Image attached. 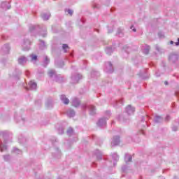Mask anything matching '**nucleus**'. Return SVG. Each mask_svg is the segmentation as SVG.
Returning a JSON list of instances; mask_svg holds the SVG:
<instances>
[{"instance_id":"obj_1","label":"nucleus","mask_w":179,"mask_h":179,"mask_svg":"<svg viewBox=\"0 0 179 179\" xmlns=\"http://www.w3.org/2000/svg\"><path fill=\"white\" fill-rule=\"evenodd\" d=\"M30 45H31V42L29 39L24 40L22 44V49L24 51H29L30 50Z\"/></svg>"},{"instance_id":"obj_2","label":"nucleus","mask_w":179,"mask_h":179,"mask_svg":"<svg viewBox=\"0 0 179 179\" xmlns=\"http://www.w3.org/2000/svg\"><path fill=\"white\" fill-rule=\"evenodd\" d=\"M106 68L105 69V72L108 73H113L114 72V69L113 68V64L110 62H108L106 63Z\"/></svg>"},{"instance_id":"obj_3","label":"nucleus","mask_w":179,"mask_h":179,"mask_svg":"<svg viewBox=\"0 0 179 179\" xmlns=\"http://www.w3.org/2000/svg\"><path fill=\"white\" fill-rule=\"evenodd\" d=\"M27 90H36L37 89V83L34 81H30L28 84V87L25 88Z\"/></svg>"},{"instance_id":"obj_4","label":"nucleus","mask_w":179,"mask_h":179,"mask_svg":"<svg viewBox=\"0 0 179 179\" xmlns=\"http://www.w3.org/2000/svg\"><path fill=\"white\" fill-rule=\"evenodd\" d=\"M117 145H120V136H118L113 137L111 142V146H117Z\"/></svg>"},{"instance_id":"obj_5","label":"nucleus","mask_w":179,"mask_h":179,"mask_svg":"<svg viewBox=\"0 0 179 179\" xmlns=\"http://www.w3.org/2000/svg\"><path fill=\"white\" fill-rule=\"evenodd\" d=\"M71 79L73 80V83H78V82L82 79V75L77 74L76 76H72Z\"/></svg>"},{"instance_id":"obj_6","label":"nucleus","mask_w":179,"mask_h":179,"mask_svg":"<svg viewBox=\"0 0 179 179\" xmlns=\"http://www.w3.org/2000/svg\"><path fill=\"white\" fill-rule=\"evenodd\" d=\"M126 112L127 113V114H129V115H132V114H134V113H135V108L131 107V105H129L126 108Z\"/></svg>"},{"instance_id":"obj_7","label":"nucleus","mask_w":179,"mask_h":179,"mask_svg":"<svg viewBox=\"0 0 179 179\" xmlns=\"http://www.w3.org/2000/svg\"><path fill=\"white\" fill-rule=\"evenodd\" d=\"M71 104L73 107H79L80 106V101L78 98H73Z\"/></svg>"},{"instance_id":"obj_8","label":"nucleus","mask_w":179,"mask_h":179,"mask_svg":"<svg viewBox=\"0 0 179 179\" xmlns=\"http://www.w3.org/2000/svg\"><path fill=\"white\" fill-rule=\"evenodd\" d=\"M26 62H27V58H26V57H24V56H21L18 59V64H20V65H24V64H26Z\"/></svg>"},{"instance_id":"obj_9","label":"nucleus","mask_w":179,"mask_h":179,"mask_svg":"<svg viewBox=\"0 0 179 179\" xmlns=\"http://www.w3.org/2000/svg\"><path fill=\"white\" fill-rule=\"evenodd\" d=\"M169 61H171V62H176V61H178V55L174 54L170 55Z\"/></svg>"},{"instance_id":"obj_10","label":"nucleus","mask_w":179,"mask_h":179,"mask_svg":"<svg viewBox=\"0 0 179 179\" xmlns=\"http://www.w3.org/2000/svg\"><path fill=\"white\" fill-rule=\"evenodd\" d=\"M150 50V45H145L142 46V51L145 55L149 54Z\"/></svg>"},{"instance_id":"obj_11","label":"nucleus","mask_w":179,"mask_h":179,"mask_svg":"<svg viewBox=\"0 0 179 179\" xmlns=\"http://www.w3.org/2000/svg\"><path fill=\"white\" fill-rule=\"evenodd\" d=\"M88 108L91 115H94V114H96V108L93 105L88 106Z\"/></svg>"},{"instance_id":"obj_12","label":"nucleus","mask_w":179,"mask_h":179,"mask_svg":"<svg viewBox=\"0 0 179 179\" xmlns=\"http://www.w3.org/2000/svg\"><path fill=\"white\" fill-rule=\"evenodd\" d=\"M2 50L6 54H9V51H10V47L8 44H6L3 46Z\"/></svg>"},{"instance_id":"obj_13","label":"nucleus","mask_w":179,"mask_h":179,"mask_svg":"<svg viewBox=\"0 0 179 179\" xmlns=\"http://www.w3.org/2000/svg\"><path fill=\"white\" fill-rule=\"evenodd\" d=\"M107 122H106V119L102 118L99 120L97 122L98 127H104Z\"/></svg>"},{"instance_id":"obj_14","label":"nucleus","mask_w":179,"mask_h":179,"mask_svg":"<svg viewBox=\"0 0 179 179\" xmlns=\"http://www.w3.org/2000/svg\"><path fill=\"white\" fill-rule=\"evenodd\" d=\"M60 99L64 104H69V99L65 95H61Z\"/></svg>"},{"instance_id":"obj_15","label":"nucleus","mask_w":179,"mask_h":179,"mask_svg":"<svg viewBox=\"0 0 179 179\" xmlns=\"http://www.w3.org/2000/svg\"><path fill=\"white\" fill-rule=\"evenodd\" d=\"M1 8L3 9H10V6H9V2L4 1L1 3Z\"/></svg>"},{"instance_id":"obj_16","label":"nucleus","mask_w":179,"mask_h":179,"mask_svg":"<svg viewBox=\"0 0 179 179\" xmlns=\"http://www.w3.org/2000/svg\"><path fill=\"white\" fill-rule=\"evenodd\" d=\"M154 121L155 122H162V121H163V117H161V116H159L157 115H156L155 117H154Z\"/></svg>"},{"instance_id":"obj_17","label":"nucleus","mask_w":179,"mask_h":179,"mask_svg":"<svg viewBox=\"0 0 179 179\" xmlns=\"http://www.w3.org/2000/svg\"><path fill=\"white\" fill-rule=\"evenodd\" d=\"M67 115H68V117H75V110H72V109L68 110Z\"/></svg>"},{"instance_id":"obj_18","label":"nucleus","mask_w":179,"mask_h":179,"mask_svg":"<svg viewBox=\"0 0 179 179\" xmlns=\"http://www.w3.org/2000/svg\"><path fill=\"white\" fill-rule=\"evenodd\" d=\"M50 16H51V14H50V13L41 14V17H42V19H43V20H48V19H50Z\"/></svg>"},{"instance_id":"obj_19","label":"nucleus","mask_w":179,"mask_h":179,"mask_svg":"<svg viewBox=\"0 0 179 179\" xmlns=\"http://www.w3.org/2000/svg\"><path fill=\"white\" fill-rule=\"evenodd\" d=\"M124 160H125L126 163H128L129 162H132V156H131L129 154H126L125 157H124Z\"/></svg>"},{"instance_id":"obj_20","label":"nucleus","mask_w":179,"mask_h":179,"mask_svg":"<svg viewBox=\"0 0 179 179\" xmlns=\"http://www.w3.org/2000/svg\"><path fill=\"white\" fill-rule=\"evenodd\" d=\"M117 36L119 37H124V29L119 28L117 29Z\"/></svg>"},{"instance_id":"obj_21","label":"nucleus","mask_w":179,"mask_h":179,"mask_svg":"<svg viewBox=\"0 0 179 179\" xmlns=\"http://www.w3.org/2000/svg\"><path fill=\"white\" fill-rule=\"evenodd\" d=\"M7 147L6 144H3V143H0V150L1 152H3L4 150H6Z\"/></svg>"},{"instance_id":"obj_22","label":"nucleus","mask_w":179,"mask_h":179,"mask_svg":"<svg viewBox=\"0 0 179 179\" xmlns=\"http://www.w3.org/2000/svg\"><path fill=\"white\" fill-rule=\"evenodd\" d=\"M29 57L31 58V62H36L37 61V55H31Z\"/></svg>"},{"instance_id":"obj_23","label":"nucleus","mask_w":179,"mask_h":179,"mask_svg":"<svg viewBox=\"0 0 179 179\" xmlns=\"http://www.w3.org/2000/svg\"><path fill=\"white\" fill-rule=\"evenodd\" d=\"M48 75H49L50 78H52V76H55V75H57V73H55V70H50L48 72Z\"/></svg>"},{"instance_id":"obj_24","label":"nucleus","mask_w":179,"mask_h":179,"mask_svg":"<svg viewBox=\"0 0 179 179\" xmlns=\"http://www.w3.org/2000/svg\"><path fill=\"white\" fill-rule=\"evenodd\" d=\"M43 62H44L45 65H48V64H50V58H48V57H47V56H45Z\"/></svg>"},{"instance_id":"obj_25","label":"nucleus","mask_w":179,"mask_h":179,"mask_svg":"<svg viewBox=\"0 0 179 179\" xmlns=\"http://www.w3.org/2000/svg\"><path fill=\"white\" fill-rule=\"evenodd\" d=\"M106 54H108V55H111V54L113 53V48H107L106 49Z\"/></svg>"},{"instance_id":"obj_26","label":"nucleus","mask_w":179,"mask_h":179,"mask_svg":"<svg viewBox=\"0 0 179 179\" xmlns=\"http://www.w3.org/2000/svg\"><path fill=\"white\" fill-rule=\"evenodd\" d=\"M112 157L115 162H117V160L120 159V156H118L117 154H113Z\"/></svg>"},{"instance_id":"obj_27","label":"nucleus","mask_w":179,"mask_h":179,"mask_svg":"<svg viewBox=\"0 0 179 179\" xmlns=\"http://www.w3.org/2000/svg\"><path fill=\"white\" fill-rule=\"evenodd\" d=\"M72 134H73V129L69 128L67 130V135H69V136H71V135H72Z\"/></svg>"},{"instance_id":"obj_28","label":"nucleus","mask_w":179,"mask_h":179,"mask_svg":"<svg viewBox=\"0 0 179 179\" xmlns=\"http://www.w3.org/2000/svg\"><path fill=\"white\" fill-rule=\"evenodd\" d=\"M62 48L64 50V52H66V50H69V46L67 44H63Z\"/></svg>"},{"instance_id":"obj_29","label":"nucleus","mask_w":179,"mask_h":179,"mask_svg":"<svg viewBox=\"0 0 179 179\" xmlns=\"http://www.w3.org/2000/svg\"><path fill=\"white\" fill-rule=\"evenodd\" d=\"M65 12H67L69 15H70V16H72V15H73V10L71 9L65 10Z\"/></svg>"},{"instance_id":"obj_30","label":"nucleus","mask_w":179,"mask_h":179,"mask_svg":"<svg viewBox=\"0 0 179 179\" xmlns=\"http://www.w3.org/2000/svg\"><path fill=\"white\" fill-rule=\"evenodd\" d=\"M14 152L15 153H22V151H20V150H19L17 148H14Z\"/></svg>"},{"instance_id":"obj_31","label":"nucleus","mask_w":179,"mask_h":179,"mask_svg":"<svg viewBox=\"0 0 179 179\" xmlns=\"http://www.w3.org/2000/svg\"><path fill=\"white\" fill-rule=\"evenodd\" d=\"M34 29H36V26H34V25H32L29 27L30 31H33V30H34Z\"/></svg>"},{"instance_id":"obj_32","label":"nucleus","mask_w":179,"mask_h":179,"mask_svg":"<svg viewBox=\"0 0 179 179\" xmlns=\"http://www.w3.org/2000/svg\"><path fill=\"white\" fill-rule=\"evenodd\" d=\"M116 103H117V105L118 106L119 104L122 105L124 102H123L122 99H120V101H117Z\"/></svg>"},{"instance_id":"obj_33","label":"nucleus","mask_w":179,"mask_h":179,"mask_svg":"<svg viewBox=\"0 0 179 179\" xmlns=\"http://www.w3.org/2000/svg\"><path fill=\"white\" fill-rule=\"evenodd\" d=\"M96 157L98 159H101V153L99 152V154L96 155Z\"/></svg>"},{"instance_id":"obj_34","label":"nucleus","mask_w":179,"mask_h":179,"mask_svg":"<svg viewBox=\"0 0 179 179\" xmlns=\"http://www.w3.org/2000/svg\"><path fill=\"white\" fill-rule=\"evenodd\" d=\"M59 134H64V129L61 128L60 129H59Z\"/></svg>"},{"instance_id":"obj_35","label":"nucleus","mask_w":179,"mask_h":179,"mask_svg":"<svg viewBox=\"0 0 179 179\" xmlns=\"http://www.w3.org/2000/svg\"><path fill=\"white\" fill-rule=\"evenodd\" d=\"M172 129H173V131H177V129H178V127H177V126H173V127H172Z\"/></svg>"},{"instance_id":"obj_36","label":"nucleus","mask_w":179,"mask_h":179,"mask_svg":"<svg viewBox=\"0 0 179 179\" xmlns=\"http://www.w3.org/2000/svg\"><path fill=\"white\" fill-rule=\"evenodd\" d=\"M41 45H43V48L45 47V43H44V41H41Z\"/></svg>"},{"instance_id":"obj_37","label":"nucleus","mask_w":179,"mask_h":179,"mask_svg":"<svg viewBox=\"0 0 179 179\" xmlns=\"http://www.w3.org/2000/svg\"><path fill=\"white\" fill-rule=\"evenodd\" d=\"M25 75H26L27 76H29V75H30V72H29V71H25Z\"/></svg>"},{"instance_id":"obj_38","label":"nucleus","mask_w":179,"mask_h":179,"mask_svg":"<svg viewBox=\"0 0 179 179\" xmlns=\"http://www.w3.org/2000/svg\"><path fill=\"white\" fill-rule=\"evenodd\" d=\"M131 29L133 30L134 31H136V29L134 28V26L131 27Z\"/></svg>"},{"instance_id":"obj_39","label":"nucleus","mask_w":179,"mask_h":179,"mask_svg":"<svg viewBox=\"0 0 179 179\" xmlns=\"http://www.w3.org/2000/svg\"><path fill=\"white\" fill-rule=\"evenodd\" d=\"M106 114H108L107 120H108L110 118V112H107Z\"/></svg>"},{"instance_id":"obj_40","label":"nucleus","mask_w":179,"mask_h":179,"mask_svg":"<svg viewBox=\"0 0 179 179\" xmlns=\"http://www.w3.org/2000/svg\"><path fill=\"white\" fill-rule=\"evenodd\" d=\"M169 120H170V116L167 115V116L166 117V121H169Z\"/></svg>"},{"instance_id":"obj_41","label":"nucleus","mask_w":179,"mask_h":179,"mask_svg":"<svg viewBox=\"0 0 179 179\" xmlns=\"http://www.w3.org/2000/svg\"><path fill=\"white\" fill-rule=\"evenodd\" d=\"M176 45H179V38H178V42L175 43Z\"/></svg>"},{"instance_id":"obj_42","label":"nucleus","mask_w":179,"mask_h":179,"mask_svg":"<svg viewBox=\"0 0 179 179\" xmlns=\"http://www.w3.org/2000/svg\"><path fill=\"white\" fill-rule=\"evenodd\" d=\"M86 107H87L86 105H83L82 106V108H83V110H85L86 108Z\"/></svg>"},{"instance_id":"obj_43","label":"nucleus","mask_w":179,"mask_h":179,"mask_svg":"<svg viewBox=\"0 0 179 179\" xmlns=\"http://www.w3.org/2000/svg\"><path fill=\"white\" fill-rule=\"evenodd\" d=\"M170 44H174V41H170Z\"/></svg>"},{"instance_id":"obj_44","label":"nucleus","mask_w":179,"mask_h":179,"mask_svg":"<svg viewBox=\"0 0 179 179\" xmlns=\"http://www.w3.org/2000/svg\"><path fill=\"white\" fill-rule=\"evenodd\" d=\"M6 157H9V155L4 156V159H6Z\"/></svg>"},{"instance_id":"obj_45","label":"nucleus","mask_w":179,"mask_h":179,"mask_svg":"<svg viewBox=\"0 0 179 179\" xmlns=\"http://www.w3.org/2000/svg\"><path fill=\"white\" fill-rule=\"evenodd\" d=\"M164 84L165 85H169V83H167V81H165Z\"/></svg>"},{"instance_id":"obj_46","label":"nucleus","mask_w":179,"mask_h":179,"mask_svg":"<svg viewBox=\"0 0 179 179\" xmlns=\"http://www.w3.org/2000/svg\"><path fill=\"white\" fill-rule=\"evenodd\" d=\"M47 107H48V108H50V105L47 104Z\"/></svg>"},{"instance_id":"obj_47","label":"nucleus","mask_w":179,"mask_h":179,"mask_svg":"<svg viewBox=\"0 0 179 179\" xmlns=\"http://www.w3.org/2000/svg\"><path fill=\"white\" fill-rule=\"evenodd\" d=\"M94 8H98V7H97V5H95V6H94Z\"/></svg>"},{"instance_id":"obj_48","label":"nucleus","mask_w":179,"mask_h":179,"mask_svg":"<svg viewBox=\"0 0 179 179\" xmlns=\"http://www.w3.org/2000/svg\"><path fill=\"white\" fill-rule=\"evenodd\" d=\"M96 31H97L99 33V29H96Z\"/></svg>"},{"instance_id":"obj_49","label":"nucleus","mask_w":179,"mask_h":179,"mask_svg":"<svg viewBox=\"0 0 179 179\" xmlns=\"http://www.w3.org/2000/svg\"><path fill=\"white\" fill-rule=\"evenodd\" d=\"M108 33H111V31H108Z\"/></svg>"},{"instance_id":"obj_50","label":"nucleus","mask_w":179,"mask_h":179,"mask_svg":"<svg viewBox=\"0 0 179 179\" xmlns=\"http://www.w3.org/2000/svg\"><path fill=\"white\" fill-rule=\"evenodd\" d=\"M72 55H72V54H71V57H72Z\"/></svg>"}]
</instances>
